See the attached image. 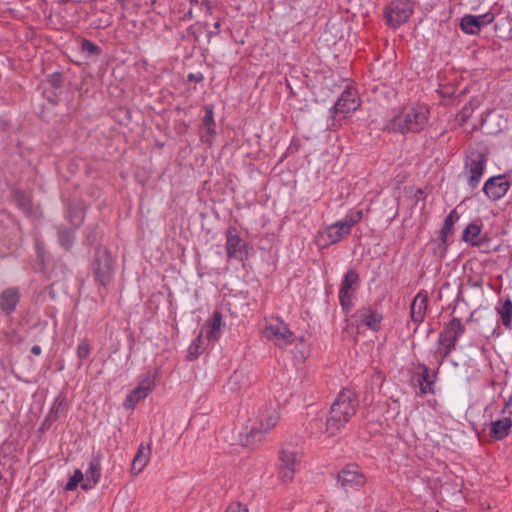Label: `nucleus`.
Wrapping results in <instances>:
<instances>
[{"instance_id":"nucleus-25","label":"nucleus","mask_w":512,"mask_h":512,"mask_svg":"<svg viewBox=\"0 0 512 512\" xmlns=\"http://www.w3.org/2000/svg\"><path fill=\"white\" fill-rule=\"evenodd\" d=\"M436 376V372L430 371L425 364H419L415 369L417 384H434Z\"/></svg>"},{"instance_id":"nucleus-4","label":"nucleus","mask_w":512,"mask_h":512,"mask_svg":"<svg viewBox=\"0 0 512 512\" xmlns=\"http://www.w3.org/2000/svg\"><path fill=\"white\" fill-rule=\"evenodd\" d=\"M414 5L411 0H393L384 9L386 23L391 28H398L406 23L413 14Z\"/></svg>"},{"instance_id":"nucleus-33","label":"nucleus","mask_w":512,"mask_h":512,"mask_svg":"<svg viewBox=\"0 0 512 512\" xmlns=\"http://www.w3.org/2000/svg\"><path fill=\"white\" fill-rule=\"evenodd\" d=\"M204 111H205V115L203 117V125L204 127L207 128V132L209 134H214L215 133V130H214V126H215V121H214V107L213 105H205L204 106Z\"/></svg>"},{"instance_id":"nucleus-9","label":"nucleus","mask_w":512,"mask_h":512,"mask_svg":"<svg viewBox=\"0 0 512 512\" xmlns=\"http://www.w3.org/2000/svg\"><path fill=\"white\" fill-rule=\"evenodd\" d=\"M298 465L297 453L288 448L282 447L279 451L278 478L282 483L293 480Z\"/></svg>"},{"instance_id":"nucleus-11","label":"nucleus","mask_w":512,"mask_h":512,"mask_svg":"<svg viewBox=\"0 0 512 512\" xmlns=\"http://www.w3.org/2000/svg\"><path fill=\"white\" fill-rule=\"evenodd\" d=\"M278 419L279 415L276 411L270 415L265 416L260 421V428H251L250 431L246 433L245 439L242 440L243 445L249 446L255 444L256 442H260L263 438L264 432L274 428L278 422Z\"/></svg>"},{"instance_id":"nucleus-3","label":"nucleus","mask_w":512,"mask_h":512,"mask_svg":"<svg viewBox=\"0 0 512 512\" xmlns=\"http://www.w3.org/2000/svg\"><path fill=\"white\" fill-rule=\"evenodd\" d=\"M263 334L265 338L282 349L287 348L294 341V334L290 331L288 325L279 317H273L267 321Z\"/></svg>"},{"instance_id":"nucleus-37","label":"nucleus","mask_w":512,"mask_h":512,"mask_svg":"<svg viewBox=\"0 0 512 512\" xmlns=\"http://www.w3.org/2000/svg\"><path fill=\"white\" fill-rule=\"evenodd\" d=\"M363 213L361 210H352L341 221L351 230L354 225L362 220Z\"/></svg>"},{"instance_id":"nucleus-12","label":"nucleus","mask_w":512,"mask_h":512,"mask_svg":"<svg viewBox=\"0 0 512 512\" xmlns=\"http://www.w3.org/2000/svg\"><path fill=\"white\" fill-rule=\"evenodd\" d=\"M360 105L357 91L352 88L345 89L333 106L334 114H341L343 117L355 111Z\"/></svg>"},{"instance_id":"nucleus-8","label":"nucleus","mask_w":512,"mask_h":512,"mask_svg":"<svg viewBox=\"0 0 512 512\" xmlns=\"http://www.w3.org/2000/svg\"><path fill=\"white\" fill-rule=\"evenodd\" d=\"M359 283V274L351 269L346 272L339 289V302L345 312L352 307L353 294Z\"/></svg>"},{"instance_id":"nucleus-35","label":"nucleus","mask_w":512,"mask_h":512,"mask_svg":"<svg viewBox=\"0 0 512 512\" xmlns=\"http://www.w3.org/2000/svg\"><path fill=\"white\" fill-rule=\"evenodd\" d=\"M187 358L189 360H195L202 352V336L199 334L188 347Z\"/></svg>"},{"instance_id":"nucleus-16","label":"nucleus","mask_w":512,"mask_h":512,"mask_svg":"<svg viewBox=\"0 0 512 512\" xmlns=\"http://www.w3.org/2000/svg\"><path fill=\"white\" fill-rule=\"evenodd\" d=\"M101 476V454L97 453L92 457L89 467L85 472V481L81 488L85 491L95 487Z\"/></svg>"},{"instance_id":"nucleus-42","label":"nucleus","mask_w":512,"mask_h":512,"mask_svg":"<svg viewBox=\"0 0 512 512\" xmlns=\"http://www.w3.org/2000/svg\"><path fill=\"white\" fill-rule=\"evenodd\" d=\"M494 19H495V16L491 12H487L482 15H476V20H477V22H479V24H481V28L488 24H491L494 21Z\"/></svg>"},{"instance_id":"nucleus-7","label":"nucleus","mask_w":512,"mask_h":512,"mask_svg":"<svg viewBox=\"0 0 512 512\" xmlns=\"http://www.w3.org/2000/svg\"><path fill=\"white\" fill-rule=\"evenodd\" d=\"M225 249L228 259L243 261L248 256V244L241 239L235 227L227 229Z\"/></svg>"},{"instance_id":"nucleus-34","label":"nucleus","mask_w":512,"mask_h":512,"mask_svg":"<svg viewBox=\"0 0 512 512\" xmlns=\"http://www.w3.org/2000/svg\"><path fill=\"white\" fill-rule=\"evenodd\" d=\"M334 403H358L355 391L350 387H344L338 394Z\"/></svg>"},{"instance_id":"nucleus-44","label":"nucleus","mask_w":512,"mask_h":512,"mask_svg":"<svg viewBox=\"0 0 512 512\" xmlns=\"http://www.w3.org/2000/svg\"><path fill=\"white\" fill-rule=\"evenodd\" d=\"M428 393H434V386H419V390L415 391V394L419 396H423Z\"/></svg>"},{"instance_id":"nucleus-48","label":"nucleus","mask_w":512,"mask_h":512,"mask_svg":"<svg viewBox=\"0 0 512 512\" xmlns=\"http://www.w3.org/2000/svg\"><path fill=\"white\" fill-rule=\"evenodd\" d=\"M505 408L510 409L509 413L512 414V395L509 397L508 401L505 403Z\"/></svg>"},{"instance_id":"nucleus-21","label":"nucleus","mask_w":512,"mask_h":512,"mask_svg":"<svg viewBox=\"0 0 512 512\" xmlns=\"http://www.w3.org/2000/svg\"><path fill=\"white\" fill-rule=\"evenodd\" d=\"M150 453V445L144 446L143 444H140L131 465V473L133 475H138L142 472L149 461Z\"/></svg>"},{"instance_id":"nucleus-14","label":"nucleus","mask_w":512,"mask_h":512,"mask_svg":"<svg viewBox=\"0 0 512 512\" xmlns=\"http://www.w3.org/2000/svg\"><path fill=\"white\" fill-rule=\"evenodd\" d=\"M20 301V291L16 287H9L0 293V310L6 316L15 312Z\"/></svg>"},{"instance_id":"nucleus-22","label":"nucleus","mask_w":512,"mask_h":512,"mask_svg":"<svg viewBox=\"0 0 512 512\" xmlns=\"http://www.w3.org/2000/svg\"><path fill=\"white\" fill-rule=\"evenodd\" d=\"M511 427L512 419L510 417L492 421L490 423V437L494 440H502L509 434Z\"/></svg>"},{"instance_id":"nucleus-32","label":"nucleus","mask_w":512,"mask_h":512,"mask_svg":"<svg viewBox=\"0 0 512 512\" xmlns=\"http://www.w3.org/2000/svg\"><path fill=\"white\" fill-rule=\"evenodd\" d=\"M67 219L77 229L84 221V211L78 207H70Z\"/></svg>"},{"instance_id":"nucleus-36","label":"nucleus","mask_w":512,"mask_h":512,"mask_svg":"<svg viewBox=\"0 0 512 512\" xmlns=\"http://www.w3.org/2000/svg\"><path fill=\"white\" fill-rule=\"evenodd\" d=\"M84 481V474L80 469H76L73 475L69 478L64 489L66 491H73L78 487L79 484L82 485Z\"/></svg>"},{"instance_id":"nucleus-23","label":"nucleus","mask_w":512,"mask_h":512,"mask_svg":"<svg viewBox=\"0 0 512 512\" xmlns=\"http://www.w3.org/2000/svg\"><path fill=\"white\" fill-rule=\"evenodd\" d=\"M154 386H135V388L127 395L123 406L126 409H133L135 405L145 399L153 390Z\"/></svg>"},{"instance_id":"nucleus-19","label":"nucleus","mask_w":512,"mask_h":512,"mask_svg":"<svg viewBox=\"0 0 512 512\" xmlns=\"http://www.w3.org/2000/svg\"><path fill=\"white\" fill-rule=\"evenodd\" d=\"M481 232V226L471 223L463 230L462 240L471 246L482 247L488 240Z\"/></svg>"},{"instance_id":"nucleus-50","label":"nucleus","mask_w":512,"mask_h":512,"mask_svg":"<svg viewBox=\"0 0 512 512\" xmlns=\"http://www.w3.org/2000/svg\"><path fill=\"white\" fill-rule=\"evenodd\" d=\"M69 1H70V0H59V3H60V4H65V3L69 2Z\"/></svg>"},{"instance_id":"nucleus-18","label":"nucleus","mask_w":512,"mask_h":512,"mask_svg":"<svg viewBox=\"0 0 512 512\" xmlns=\"http://www.w3.org/2000/svg\"><path fill=\"white\" fill-rule=\"evenodd\" d=\"M351 230L341 221H337L329 225L324 232L321 233L325 239V244H335L350 234Z\"/></svg>"},{"instance_id":"nucleus-5","label":"nucleus","mask_w":512,"mask_h":512,"mask_svg":"<svg viewBox=\"0 0 512 512\" xmlns=\"http://www.w3.org/2000/svg\"><path fill=\"white\" fill-rule=\"evenodd\" d=\"M487 163V156L480 151H471L465 160L464 172L467 183L471 188H476L484 174Z\"/></svg>"},{"instance_id":"nucleus-46","label":"nucleus","mask_w":512,"mask_h":512,"mask_svg":"<svg viewBox=\"0 0 512 512\" xmlns=\"http://www.w3.org/2000/svg\"><path fill=\"white\" fill-rule=\"evenodd\" d=\"M41 347L39 345H34L32 346L31 348V352L36 355V356H39L41 354Z\"/></svg>"},{"instance_id":"nucleus-30","label":"nucleus","mask_w":512,"mask_h":512,"mask_svg":"<svg viewBox=\"0 0 512 512\" xmlns=\"http://www.w3.org/2000/svg\"><path fill=\"white\" fill-rule=\"evenodd\" d=\"M13 197L19 209H21L27 215L31 214L32 203L28 194L21 191H15Z\"/></svg>"},{"instance_id":"nucleus-31","label":"nucleus","mask_w":512,"mask_h":512,"mask_svg":"<svg viewBox=\"0 0 512 512\" xmlns=\"http://www.w3.org/2000/svg\"><path fill=\"white\" fill-rule=\"evenodd\" d=\"M67 403V393L65 391H61L59 395L55 398L54 404L51 408V411L46 419L48 421L49 419L56 420L58 418V412L59 410L66 405Z\"/></svg>"},{"instance_id":"nucleus-47","label":"nucleus","mask_w":512,"mask_h":512,"mask_svg":"<svg viewBox=\"0 0 512 512\" xmlns=\"http://www.w3.org/2000/svg\"><path fill=\"white\" fill-rule=\"evenodd\" d=\"M194 17V14H193V9L192 7L184 14V20H191L193 19Z\"/></svg>"},{"instance_id":"nucleus-40","label":"nucleus","mask_w":512,"mask_h":512,"mask_svg":"<svg viewBox=\"0 0 512 512\" xmlns=\"http://www.w3.org/2000/svg\"><path fill=\"white\" fill-rule=\"evenodd\" d=\"M357 406L358 403H339V408L344 413V416L350 418L355 414Z\"/></svg>"},{"instance_id":"nucleus-49","label":"nucleus","mask_w":512,"mask_h":512,"mask_svg":"<svg viewBox=\"0 0 512 512\" xmlns=\"http://www.w3.org/2000/svg\"><path fill=\"white\" fill-rule=\"evenodd\" d=\"M36 248H37V251L40 252V250H42V243L40 242H36Z\"/></svg>"},{"instance_id":"nucleus-1","label":"nucleus","mask_w":512,"mask_h":512,"mask_svg":"<svg viewBox=\"0 0 512 512\" xmlns=\"http://www.w3.org/2000/svg\"><path fill=\"white\" fill-rule=\"evenodd\" d=\"M430 111L424 104H413L395 110L384 130L393 133H419L429 120Z\"/></svg>"},{"instance_id":"nucleus-6","label":"nucleus","mask_w":512,"mask_h":512,"mask_svg":"<svg viewBox=\"0 0 512 512\" xmlns=\"http://www.w3.org/2000/svg\"><path fill=\"white\" fill-rule=\"evenodd\" d=\"M92 270L97 281H99L102 286H106L110 283L112 279V259L105 248H96L92 262Z\"/></svg>"},{"instance_id":"nucleus-24","label":"nucleus","mask_w":512,"mask_h":512,"mask_svg":"<svg viewBox=\"0 0 512 512\" xmlns=\"http://www.w3.org/2000/svg\"><path fill=\"white\" fill-rule=\"evenodd\" d=\"M461 30L468 35H477L481 31V24L477 22L476 15H465L460 21Z\"/></svg>"},{"instance_id":"nucleus-13","label":"nucleus","mask_w":512,"mask_h":512,"mask_svg":"<svg viewBox=\"0 0 512 512\" xmlns=\"http://www.w3.org/2000/svg\"><path fill=\"white\" fill-rule=\"evenodd\" d=\"M509 187L510 183L505 180L504 175H499L489 178L483 186V191L488 198L498 200L507 193Z\"/></svg>"},{"instance_id":"nucleus-29","label":"nucleus","mask_w":512,"mask_h":512,"mask_svg":"<svg viewBox=\"0 0 512 512\" xmlns=\"http://www.w3.org/2000/svg\"><path fill=\"white\" fill-rule=\"evenodd\" d=\"M222 322V314L219 311H214L211 319L210 328L207 331V338L209 340H217L220 337V327Z\"/></svg>"},{"instance_id":"nucleus-15","label":"nucleus","mask_w":512,"mask_h":512,"mask_svg":"<svg viewBox=\"0 0 512 512\" xmlns=\"http://www.w3.org/2000/svg\"><path fill=\"white\" fill-rule=\"evenodd\" d=\"M427 306L428 294L426 291L421 290L414 297L410 307V317L415 324L419 325L424 321Z\"/></svg>"},{"instance_id":"nucleus-38","label":"nucleus","mask_w":512,"mask_h":512,"mask_svg":"<svg viewBox=\"0 0 512 512\" xmlns=\"http://www.w3.org/2000/svg\"><path fill=\"white\" fill-rule=\"evenodd\" d=\"M81 50L93 56H99L101 53V48L97 44L85 38L81 40Z\"/></svg>"},{"instance_id":"nucleus-28","label":"nucleus","mask_w":512,"mask_h":512,"mask_svg":"<svg viewBox=\"0 0 512 512\" xmlns=\"http://www.w3.org/2000/svg\"><path fill=\"white\" fill-rule=\"evenodd\" d=\"M501 322L506 329H512V301L507 298L503 301L501 307L497 308Z\"/></svg>"},{"instance_id":"nucleus-2","label":"nucleus","mask_w":512,"mask_h":512,"mask_svg":"<svg viewBox=\"0 0 512 512\" xmlns=\"http://www.w3.org/2000/svg\"><path fill=\"white\" fill-rule=\"evenodd\" d=\"M466 328L461 319L453 317L439 333L437 348L434 356L442 362L455 350L459 338L465 333Z\"/></svg>"},{"instance_id":"nucleus-27","label":"nucleus","mask_w":512,"mask_h":512,"mask_svg":"<svg viewBox=\"0 0 512 512\" xmlns=\"http://www.w3.org/2000/svg\"><path fill=\"white\" fill-rule=\"evenodd\" d=\"M76 228H67L60 226L58 228V240L59 244L66 250H69L74 244V234Z\"/></svg>"},{"instance_id":"nucleus-20","label":"nucleus","mask_w":512,"mask_h":512,"mask_svg":"<svg viewBox=\"0 0 512 512\" xmlns=\"http://www.w3.org/2000/svg\"><path fill=\"white\" fill-rule=\"evenodd\" d=\"M349 419L350 417L344 416V413L339 408L338 403L333 402L330 409V416L326 421L327 431H330L331 435H334L336 431L349 421Z\"/></svg>"},{"instance_id":"nucleus-41","label":"nucleus","mask_w":512,"mask_h":512,"mask_svg":"<svg viewBox=\"0 0 512 512\" xmlns=\"http://www.w3.org/2000/svg\"><path fill=\"white\" fill-rule=\"evenodd\" d=\"M191 7L200 5L204 7L209 15L212 14L213 6L210 0H188Z\"/></svg>"},{"instance_id":"nucleus-45","label":"nucleus","mask_w":512,"mask_h":512,"mask_svg":"<svg viewBox=\"0 0 512 512\" xmlns=\"http://www.w3.org/2000/svg\"><path fill=\"white\" fill-rule=\"evenodd\" d=\"M213 27H214V31H210V32L208 33V37H209V38H211V37H213V36H217V35L219 34L220 27H221V23H220V21L215 22V23H214V25H213Z\"/></svg>"},{"instance_id":"nucleus-43","label":"nucleus","mask_w":512,"mask_h":512,"mask_svg":"<svg viewBox=\"0 0 512 512\" xmlns=\"http://www.w3.org/2000/svg\"><path fill=\"white\" fill-rule=\"evenodd\" d=\"M226 512H248V509L245 506H242L241 503L236 502L229 505Z\"/></svg>"},{"instance_id":"nucleus-10","label":"nucleus","mask_w":512,"mask_h":512,"mask_svg":"<svg viewBox=\"0 0 512 512\" xmlns=\"http://www.w3.org/2000/svg\"><path fill=\"white\" fill-rule=\"evenodd\" d=\"M355 319L356 327L365 326L372 331H378L381 328L382 314L371 306H363L356 310L352 316Z\"/></svg>"},{"instance_id":"nucleus-17","label":"nucleus","mask_w":512,"mask_h":512,"mask_svg":"<svg viewBox=\"0 0 512 512\" xmlns=\"http://www.w3.org/2000/svg\"><path fill=\"white\" fill-rule=\"evenodd\" d=\"M337 480L344 489L364 484V476L354 466H346L337 475Z\"/></svg>"},{"instance_id":"nucleus-39","label":"nucleus","mask_w":512,"mask_h":512,"mask_svg":"<svg viewBox=\"0 0 512 512\" xmlns=\"http://www.w3.org/2000/svg\"><path fill=\"white\" fill-rule=\"evenodd\" d=\"M90 354V343L89 341L84 338L80 341V343L77 346V356L79 359H85Z\"/></svg>"},{"instance_id":"nucleus-26","label":"nucleus","mask_w":512,"mask_h":512,"mask_svg":"<svg viewBox=\"0 0 512 512\" xmlns=\"http://www.w3.org/2000/svg\"><path fill=\"white\" fill-rule=\"evenodd\" d=\"M459 219V215L455 209L451 210L446 216L444 224L440 230V240L443 245L447 243V237L452 232L455 222Z\"/></svg>"}]
</instances>
